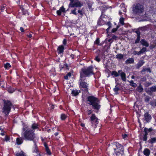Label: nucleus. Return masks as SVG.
<instances>
[{
  "instance_id": "f257e3e1",
  "label": "nucleus",
  "mask_w": 156,
  "mask_h": 156,
  "mask_svg": "<svg viewBox=\"0 0 156 156\" xmlns=\"http://www.w3.org/2000/svg\"><path fill=\"white\" fill-rule=\"evenodd\" d=\"M94 68L91 65L88 67L81 69L80 72V77L79 79L80 83L79 87L82 90L84 89V90L86 92L88 91V84L87 82L83 81L86 80L87 77H89L91 76L94 75L95 73L94 72Z\"/></svg>"
},
{
  "instance_id": "f03ea898",
  "label": "nucleus",
  "mask_w": 156,
  "mask_h": 156,
  "mask_svg": "<svg viewBox=\"0 0 156 156\" xmlns=\"http://www.w3.org/2000/svg\"><path fill=\"white\" fill-rule=\"evenodd\" d=\"M22 132L21 135L25 140L28 141H34L36 136L34 131L29 128L27 124L23 122Z\"/></svg>"
},
{
  "instance_id": "7ed1b4c3",
  "label": "nucleus",
  "mask_w": 156,
  "mask_h": 156,
  "mask_svg": "<svg viewBox=\"0 0 156 156\" xmlns=\"http://www.w3.org/2000/svg\"><path fill=\"white\" fill-rule=\"evenodd\" d=\"M86 101L88 104L91 106L96 112H98L101 105H100V101L98 98L93 95L89 96L87 97Z\"/></svg>"
},
{
  "instance_id": "20e7f679",
  "label": "nucleus",
  "mask_w": 156,
  "mask_h": 156,
  "mask_svg": "<svg viewBox=\"0 0 156 156\" xmlns=\"http://www.w3.org/2000/svg\"><path fill=\"white\" fill-rule=\"evenodd\" d=\"M2 101V112L4 114L5 116L7 117L11 112V109L14 108V105L10 100L3 99Z\"/></svg>"
},
{
  "instance_id": "39448f33",
  "label": "nucleus",
  "mask_w": 156,
  "mask_h": 156,
  "mask_svg": "<svg viewBox=\"0 0 156 156\" xmlns=\"http://www.w3.org/2000/svg\"><path fill=\"white\" fill-rule=\"evenodd\" d=\"M133 11L135 14H140L144 11V6L139 3L134 4L133 5Z\"/></svg>"
},
{
  "instance_id": "423d86ee",
  "label": "nucleus",
  "mask_w": 156,
  "mask_h": 156,
  "mask_svg": "<svg viewBox=\"0 0 156 156\" xmlns=\"http://www.w3.org/2000/svg\"><path fill=\"white\" fill-rule=\"evenodd\" d=\"M112 146L114 150V152L115 151H124L123 145L117 142H113L112 144Z\"/></svg>"
},
{
  "instance_id": "0eeeda50",
  "label": "nucleus",
  "mask_w": 156,
  "mask_h": 156,
  "mask_svg": "<svg viewBox=\"0 0 156 156\" xmlns=\"http://www.w3.org/2000/svg\"><path fill=\"white\" fill-rule=\"evenodd\" d=\"M70 2L68 5L69 8L74 7H81L83 5V3L81 2L77 1L75 2L74 0H69Z\"/></svg>"
},
{
  "instance_id": "6e6552de",
  "label": "nucleus",
  "mask_w": 156,
  "mask_h": 156,
  "mask_svg": "<svg viewBox=\"0 0 156 156\" xmlns=\"http://www.w3.org/2000/svg\"><path fill=\"white\" fill-rule=\"evenodd\" d=\"M90 120L92 126L94 128H96L98 124L99 119L94 114H92L91 116L90 117Z\"/></svg>"
},
{
  "instance_id": "1a4fd4ad",
  "label": "nucleus",
  "mask_w": 156,
  "mask_h": 156,
  "mask_svg": "<svg viewBox=\"0 0 156 156\" xmlns=\"http://www.w3.org/2000/svg\"><path fill=\"white\" fill-rule=\"evenodd\" d=\"M153 130V129L152 127H151L149 129L147 127H145L144 128V133L143 135L142 139L143 141L146 142L147 141V135H148V133L152 132Z\"/></svg>"
},
{
  "instance_id": "9d476101",
  "label": "nucleus",
  "mask_w": 156,
  "mask_h": 156,
  "mask_svg": "<svg viewBox=\"0 0 156 156\" xmlns=\"http://www.w3.org/2000/svg\"><path fill=\"white\" fill-rule=\"evenodd\" d=\"M145 120L147 122H149L151 119L152 117L150 114H149L148 112H145L144 115Z\"/></svg>"
},
{
  "instance_id": "9b49d317",
  "label": "nucleus",
  "mask_w": 156,
  "mask_h": 156,
  "mask_svg": "<svg viewBox=\"0 0 156 156\" xmlns=\"http://www.w3.org/2000/svg\"><path fill=\"white\" fill-rule=\"evenodd\" d=\"M59 68L60 71L64 69L69 70V67L68 64L66 62H65L64 63H60L59 64Z\"/></svg>"
},
{
  "instance_id": "f8f14e48",
  "label": "nucleus",
  "mask_w": 156,
  "mask_h": 156,
  "mask_svg": "<svg viewBox=\"0 0 156 156\" xmlns=\"http://www.w3.org/2000/svg\"><path fill=\"white\" fill-rule=\"evenodd\" d=\"M119 75L121 76L122 80L124 81L126 80V74L125 73L122 72V70L118 71Z\"/></svg>"
},
{
  "instance_id": "ddd939ff",
  "label": "nucleus",
  "mask_w": 156,
  "mask_h": 156,
  "mask_svg": "<svg viewBox=\"0 0 156 156\" xmlns=\"http://www.w3.org/2000/svg\"><path fill=\"white\" fill-rule=\"evenodd\" d=\"M109 156H112L110 154H109ZM112 156L113 155L112 154ZM113 156H124V151H115L114 152L113 154Z\"/></svg>"
},
{
  "instance_id": "4468645a",
  "label": "nucleus",
  "mask_w": 156,
  "mask_h": 156,
  "mask_svg": "<svg viewBox=\"0 0 156 156\" xmlns=\"http://www.w3.org/2000/svg\"><path fill=\"white\" fill-rule=\"evenodd\" d=\"M135 32L137 34V38L135 41V44H137L139 43L140 41L141 34L140 32L138 30H136Z\"/></svg>"
},
{
  "instance_id": "2eb2a0df",
  "label": "nucleus",
  "mask_w": 156,
  "mask_h": 156,
  "mask_svg": "<svg viewBox=\"0 0 156 156\" xmlns=\"http://www.w3.org/2000/svg\"><path fill=\"white\" fill-rule=\"evenodd\" d=\"M64 47L63 45L59 46L57 49L58 53V54L62 53L64 51Z\"/></svg>"
},
{
  "instance_id": "dca6fc26",
  "label": "nucleus",
  "mask_w": 156,
  "mask_h": 156,
  "mask_svg": "<svg viewBox=\"0 0 156 156\" xmlns=\"http://www.w3.org/2000/svg\"><path fill=\"white\" fill-rule=\"evenodd\" d=\"M144 62L143 60H140L136 65V69H139L144 65Z\"/></svg>"
},
{
  "instance_id": "f3484780",
  "label": "nucleus",
  "mask_w": 156,
  "mask_h": 156,
  "mask_svg": "<svg viewBox=\"0 0 156 156\" xmlns=\"http://www.w3.org/2000/svg\"><path fill=\"white\" fill-rule=\"evenodd\" d=\"M23 138L20 137L16 138V142L18 145H21L23 142Z\"/></svg>"
},
{
  "instance_id": "a211bd4d",
  "label": "nucleus",
  "mask_w": 156,
  "mask_h": 156,
  "mask_svg": "<svg viewBox=\"0 0 156 156\" xmlns=\"http://www.w3.org/2000/svg\"><path fill=\"white\" fill-rule=\"evenodd\" d=\"M103 13L102 12L101 15L100 16L98 21L97 24L98 25L101 26L102 25L101 23L102 19V18H105V15L103 16Z\"/></svg>"
},
{
  "instance_id": "6ab92c4d",
  "label": "nucleus",
  "mask_w": 156,
  "mask_h": 156,
  "mask_svg": "<svg viewBox=\"0 0 156 156\" xmlns=\"http://www.w3.org/2000/svg\"><path fill=\"white\" fill-rule=\"evenodd\" d=\"M39 125L36 123H33L31 126V129L33 131H34L36 129H38Z\"/></svg>"
},
{
  "instance_id": "aec40b11",
  "label": "nucleus",
  "mask_w": 156,
  "mask_h": 156,
  "mask_svg": "<svg viewBox=\"0 0 156 156\" xmlns=\"http://www.w3.org/2000/svg\"><path fill=\"white\" fill-rule=\"evenodd\" d=\"M134 62V60L133 58H129L127 59L125 62V63L126 64H129L133 63Z\"/></svg>"
},
{
  "instance_id": "412c9836",
  "label": "nucleus",
  "mask_w": 156,
  "mask_h": 156,
  "mask_svg": "<svg viewBox=\"0 0 156 156\" xmlns=\"http://www.w3.org/2000/svg\"><path fill=\"white\" fill-rule=\"evenodd\" d=\"M15 156H26V154L23 151L20 152H16Z\"/></svg>"
},
{
  "instance_id": "4be33fe9",
  "label": "nucleus",
  "mask_w": 156,
  "mask_h": 156,
  "mask_svg": "<svg viewBox=\"0 0 156 156\" xmlns=\"http://www.w3.org/2000/svg\"><path fill=\"white\" fill-rule=\"evenodd\" d=\"M143 153L146 156H148L150 154V150L147 148H145L143 151Z\"/></svg>"
},
{
  "instance_id": "5701e85b",
  "label": "nucleus",
  "mask_w": 156,
  "mask_h": 156,
  "mask_svg": "<svg viewBox=\"0 0 156 156\" xmlns=\"http://www.w3.org/2000/svg\"><path fill=\"white\" fill-rule=\"evenodd\" d=\"M141 44L144 46L146 47H148L149 45V44L148 42L144 39H141L140 41Z\"/></svg>"
},
{
  "instance_id": "b1692460",
  "label": "nucleus",
  "mask_w": 156,
  "mask_h": 156,
  "mask_svg": "<svg viewBox=\"0 0 156 156\" xmlns=\"http://www.w3.org/2000/svg\"><path fill=\"white\" fill-rule=\"evenodd\" d=\"M80 91H78V90H73L72 91L71 94L73 96H76L79 95V93L80 92Z\"/></svg>"
},
{
  "instance_id": "393cba45",
  "label": "nucleus",
  "mask_w": 156,
  "mask_h": 156,
  "mask_svg": "<svg viewBox=\"0 0 156 156\" xmlns=\"http://www.w3.org/2000/svg\"><path fill=\"white\" fill-rule=\"evenodd\" d=\"M148 142L151 144H153L154 143L156 142V138L152 137L148 141Z\"/></svg>"
},
{
  "instance_id": "a878e982",
  "label": "nucleus",
  "mask_w": 156,
  "mask_h": 156,
  "mask_svg": "<svg viewBox=\"0 0 156 156\" xmlns=\"http://www.w3.org/2000/svg\"><path fill=\"white\" fill-rule=\"evenodd\" d=\"M136 90L139 93L142 92L143 90V88L141 84H140L137 87Z\"/></svg>"
},
{
  "instance_id": "bb28decb",
  "label": "nucleus",
  "mask_w": 156,
  "mask_h": 156,
  "mask_svg": "<svg viewBox=\"0 0 156 156\" xmlns=\"http://www.w3.org/2000/svg\"><path fill=\"white\" fill-rule=\"evenodd\" d=\"M94 45H97L98 46H101V44H100V38L97 37L96 40L94 41Z\"/></svg>"
},
{
  "instance_id": "cd10ccee",
  "label": "nucleus",
  "mask_w": 156,
  "mask_h": 156,
  "mask_svg": "<svg viewBox=\"0 0 156 156\" xmlns=\"http://www.w3.org/2000/svg\"><path fill=\"white\" fill-rule=\"evenodd\" d=\"M147 71L148 72L151 73V70L149 68H147L146 67H144L143 69L140 71V73H142L143 72Z\"/></svg>"
},
{
  "instance_id": "c85d7f7f",
  "label": "nucleus",
  "mask_w": 156,
  "mask_h": 156,
  "mask_svg": "<svg viewBox=\"0 0 156 156\" xmlns=\"http://www.w3.org/2000/svg\"><path fill=\"white\" fill-rule=\"evenodd\" d=\"M45 151L46 152L45 154L48 155L50 156L52 154V153L49 147H48L45 149Z\"/></svg>"
},
{
  "instance_id": "c756f323",
  "label": "nucleus",
  "mask_w": 156,
  "mask_h": 156,
  "mask_svg": "<svg viewBox=\"0 0 156 156\" xmlns=\"http://www.w3.org/2000/svg\"><path fill=\"white\" fill-rule=\"evenodd\" d=\"M4 68L6 69H9L11 67L10 64L9 62H6L4 66Z\"/></svg>"
},
{
  "instance_id": "7c9ffc66",
  "label": "nucleus",
  "mask_w": 156,
  "mask_h": 156,
  "mask_svg": "<svg viewBox=\"0 0 156 156\" xmlns=\"http://www.w3.org/2000/svg\"><path fill=\"white\" fill-rule=\"evenodd\" d=\"M67 117V116L64 113L62 114L60 116V119L62 120H65Z\"/></svg>"
},
{
  "instance_id": "2f4dec72",
  "label": "nucleus",
  "mask_w": 156,
  "mask_h": 156,
  "mask_svg": "<svg viewBox=\"0 0 156 156\" xmlns=\"http://www.w3.org/2000/svg\"><path fill=\"white\" fill-rule=\"evenodd\" d=\"M111 75L114 77H117L119 76V73L115 71H113L112 72Z\"/></svg>"
},
{
  "instance_id": "473e14b6",
  "label": "nucleus",
  "mask_w": 156,
  "mask_h": 156,
  "mask_svg": "<svg viewBox=\"0 0 156 156\" xmlns=\"http://www.w3.org/2000/svg\"><path fill=\"white\" fill-rule=\"evenodd\" d=\"M120 90V88L117 86V85H116L115 86V88L113 89L115 93L116 94H118L119 93H118V91Z\"/></svg>"
},
{
  "instance_id": "72a5a7b5",
  "label": "nucleus",
  "mask_w": 156,
  "mask_h": 156,
  "mask_svg": "<svg viewBox=\"0 0 156 156\" xmlns=\"http://www.w3.org/2000/svg\"><path fill=\"white\" fill-rule=\"evenodd\" d=\"M123 56L121 54H118L116 55V58L118 59H122L123 58Z\"/></svg>"
},
{
  "instance_id": "f704fd0d",
  "label": "nucleus",
  "mask_w": 156,
  "mask_h": 156,
  "mask_svg": "<svg viewBox=\"0 0 156 156\" xmlns=\"http://www.w3.org/2000/svg\"><path fill=\"white\" fill-rule=\"evenodd\" d=\"M94 60L98 62H99L101 60V56L98 55L95 56Z\"/></svg>"
},
{
  "instance_id": "c9c22d12",
  "label": "nucleus",
  "mask_w": 156,
  "mask_h": 156,
  "mask_svg": "<svg viewBox=\"0 0 156 156\" xmlns=\"http://www.w3.org/2000/svg\"><path fill=\"white\" fill-rule=\"evenodd\" d=\"M71 76V73L70 72H69L67 73V74L66 75L64 76V78L65 80H68V77H70Z\"/></svg>"
},
{
  "instance_id": "e433bc0d",
  "label": "nucleus",
  "mask_w": 156,
  "mask_h": 156,
  "mask_svg": "<svg viewBox=\"0 0 156 156\" xmlns=\"http://www.w3.org/2000/svg\"><path fill=\"white\" fill-rule=\"evenodd\" d=\"M150 90L152 92H155L156 91V86H154L150 88Z\"/></svg>"
},
{
  "instance_id": "4c0bfd02",
  "label": "nucleus",
  "mask_w": 156,
  "mask_h": 156,
  "mask_svg": "<svg viewBox=\"0 0 156 156\" xmlns=\"http://www.w3.org/2000/svg\"><path fill=\"white\" fill-rule=\"evenodd\" d=\"M15 90L12 87H9L8 90V92L10 93H12L14 92Z\"/></svg>"
},
{
  "instance_id": "58836bf2",
  "label": "nucleus",
  "mask_w": 156,
  "mask_h": 156,
  "mask_svg": "<svg viewBox=\"0 0 156 156\" xmlns=\"http://www.w3.org/2000/svg\"><path fill=\"white\" fill-rule=\"evenodd\" d=\"M130 85L133 87H136V84L134 83L133 81L132 80H131L130 81Z\"/></svg>"
},
{
  "instance_id": "ea45409f",
  "label": "nucleus",
  "mask_w": 156,
  "mask_h": 156,
  "mask_svg": "<svg viewBox=\"0 0 156 156\" xmlns=\"http://www.w3.org/2000/svg\"><path fill=\"white\" fill-rule=\"evenodd\" d=\"M119 27L120 26L119 25H117V26L116 28H113L112 30V33L115 32L119 28Z\"/></svg>"
},
{
  "instance_id": "a19ab883",
  "label": "nucleus",
  "mask_w": 156,
  "mask_h": 156,
  "mask_svg": "<svg viewBox=\"0 0 156 156\" xmlns=\"http://www.w3.org/2000/svg\"><path fill=\"white\" fill-rule=\"evenodd\" d=\"M119 22L121 24L123 25H124V18L121 17L119 19Z\"/></svg>"
},
{
  "instance_id": "79ce46f5",
  "label": "nucleus",
  "mask_w": 156,
  "mask_h": 156,
  "mask_svg": "<svg viewBox=\"0 0 156 156\" xmlns=\"http://www.w3.org/2000/svg\"><path fill=\"white\" fill-rule=\"evenodd\" d=\"M76 8H74L73 10H71L70 14H73L75 15H77V13L76 12Z\"/></svg>"
},
{
  "instance_id": "37998d69",
  "label": "nucleus",
  "mask_w": 156,
  "mask_h": 156,
  "mask_svg": "<svg viewBox=\"0 0 156 156\" xmlns=\"http://www.w3.org/2000/svg\"><path fill=\"white\" fill-rule=\"evenodd\" d=\"M59 10L62 12H63L65 13L66 12V9L64 8L63 6H62L60 8Z\"/></svg>"
},
{
  "instance_id": "c03bdc74",
  "label": "nucleus",
  "mask_w": 156,
  "mask_h": 156,
  "mask_svg": "<svg viewBox=\"0 0 156 156\" xmlns=\"http://www.w3.org/2000/svg\"><path fill=\"white\" fill-rule=\"evenodd\" d=\"M22 11L23 15H25L27 13V11L24 8H22Z\"/></svg>"
},
{
  "instance_id": "a18cd8bd",
  "label": "nucleus",
  "mask_w": 156,
  "mask_h": 156,
  "mask_svg": "<svg viewBox=\"0 0 156 156\" xmlns=\"http://www.w3.org/2000/svg\"><path fill=\"white\" fill-rule=\"evenodd\" d=\"M10 140V137L9 136L6 135L5 138V140L6 142L9 141Z\"/></svg>"
},
{
  "instance_id": "49530a36",
  "label": "nucleus",
  "mask_w": 156,
  "mask_h": 156,
  "mask_svg": "<svg viewBox=\"0 0 156 156\" xmlns=\"http://www.w3.org/2000/svg\"><path fill=\"white\" fill-rule=\"evenodd\" d=\"M147 50V48L145 47L143 48L142 49L140 50L141 53H143L146 51Z\"/></svg>"
},
{
  "instance_id": "de8ad7c7",
  "label": "nucleus",
  "mask_w": 156,
  "mask_h": 156,
  "mask_svg": "<svg viewBox=\"0 0 156 156\" xmlns=\"http://www.w3.org/2000/svg\"><path fill=\"white\" fill-rule=\"evenodd\" d=\"M5 8H6V6L3 5L1 6L0 9V10H1V12H3Z\"/></svg>"
},
{
  "instance_id": "09e8293b",
  "label": "nucleus",
  "mask_w": 156,
  "mask_h": 156,
  "mask_svg": "<svg viewBox=\"0 0 156 156\" xmlns=\"http://www.w3.org/2000/svg\"><path fill=\"white\" fill-rule=\"evenodd\" d=\"M75 55V54H71L70 55L69 58H70L72 59H74Z\"/></svg>"
},
{
  "instance_id": "8fccbe9b",
  "label": "nucleus",
  "mask_w": 156,
  "mask_h": 156,
  "mask_svg": "<svg viewBox=\"0 0 156 156\" xmlns=\"http://www.w3.org/2000/svg\"><path fill=\"white\" fill-rule=\"evenodd\" d=\"M62 12L59 9L57 10L56 11L57 14L59 16H60L61 15Z\"/></svg>"
},
{
  "instance_id": "3c124183",
  "label": "nucleus",
  "mask_w": 156,
  "mask_h": 156,
  "mask_svg": "<svg viewBox=\"0 0 156 156\" xmlns=\"http://www.w3.org/2000/svg\"><path fill=\"white\" fill-rule=\"evenodd\" d=\"M106 24L108 26V27L111 28L112 27V24L110 21L107 22Z\"/></svg>"
},
{
  "instance_id": "603ef678",
  "label": "nucleus",
  "mask_w": 156,
  "mask_h": 156,
  "mask_svg": "<svg viewBox=\"0 0 156 156\" xmlns=\"http://www.w3.org/2000/svg\"><path fill=\"white\" fill-rule=\"evenodd\" d=\"M92 111L91 110H87V115H90L92 114Z\"/></svg>"
},
{
  "instance_id": "864d4df0",
  "label": "nucleus",
  "mask_w": 156,
  "mask_h": 156,
  "mask_svg": "<svg viewBox=\"0 0 156 156\" xmlns=\"http://www.w3.org/2000/svg\"><path fill=\"white\" fill-rule=\"evenodd\" d=\"M43 144H44V146L45 147V149L49 147L48 146V144L46 142H44L43 143Z\"/></svg>"
},
{
  "instance_id": "5fc2aeb1",
  "label": "nucleus",
  "mask_w": 156,
  "mask_h": 156,
  "mask_svg": "<svg viewBox=\"0 0 156 156\" xmlns=\"http://www.w3.org/2000/svg\"><path fill=\"white\" fill-rule=\"evenodd\" d=\"M150 98L149 97H146L145 101L146 102H148L150 100Z\"/></svg>"
},
{
  "instance_id": "6e6d98bb",
  "label": "nucleus",
  "mask_w": 156,
  "mask_h": 156,
  "mask_svg": "<svg viewBox=\"0 0 156 156\" xmlns=\"http://www.w3.org/2000/svg\"><path fill=\"white\" fill-rule=\"evenodd\" d=\"M82 10H78V12L81 15V17L83 16V13Z\"/></svg>"
},
{
  "instance_id": "4d7b16f0",
  "label": "nucleus",
  "mask_w": 156,
  "mask_h": 156,
  "mask_svg": "<svg viewBox=\"0 0 156 156\" xmlns=\"http://www.w3.org/2000/svg\"><path fill=\"white\" fill-rule=\"evenodd\" d=\"M67 43V40L64 39L63 41V44L64 45H66Z\"/></svg>"
},
{
  "instance_id": "13d9d810",
  "label": "nucleus",
  "mask_w": 156,
  "mask_h": 156,
  "mask_svg": "<svg viewBox=\"0 0 156 156\" xmlns=\"http://www.w3.org/2000/svg\"><path fill=\"white\" fill-rule=\"evenodd\" d=\"M128 136V135L126 134L122 135V137L123 139H125Z\"/></svg>"
},
{
  "instance_id": "bf43d9fd",
  "label": "nucleus",
  "mask_w": 156,
  "mask_h": 156,
  "mask_svg": "<svg viewBox=\"0 0 156 156\" xmlns=\"http://www.w3.org/2000/svg\"><path fill=\"white\" fill-rule=\"evenodd\" d=\"M117 38V36H116L115 35H113L112 36V37L111 38H112V39L116 40V39Z\"/></svg>"
},
{
  "instance_id": "052dcab7",
  "label": "nucleus",
  "mask_w": 156,
  "mask_h": 156,
  "mask_svg": "<svg viewBox=\"0 0 156 156\" xmlns=\"http://www.w3.org/2000/svg\"><path fill=\"white\" fill-rule=\"evenodd\" d=\"M34 152L36 153L39 152L38 149L37 147H36L34 150Z\"/></svg>"
},
{
  "instance_id": "680f3d73",
  "label": "nucleus",
  "mask_w": 156,
  "mask_h": 156,
  "mask_svg": "<svg viewBox=\"0 0 156 156\" xmlns=\"http://www.w3.org/2000/svg\"><path fill=\"white\" fill-rule=\"evenodd\" d=\"M20 30L22 32H24V28L23 27H20Z\"/></svg>"
},
{
  "instance_id": "e2e57ef3",
  "label": "nucleus",
  "mask_w": 156,
  "mask_h": 156,
  "mask_svg": "<svg viewBox=\"0 0 156 156\" xmlns=\"http://www.w3.org/2000/svg\"><path fill=\"white\" fill-rule=\"evenodd\" d=\"M154 101H151L150 102V104L152 106H153L154 105Z\"/></svg>"
},
{
  "instance_id": "0e129e2a",
  "label": "nucleus",
  "mask_w": 156,
  "mask_h": 156,
  "mask_svg": "<svg viewBox=\"0 0 156 156\" xmlns=\"http://www.w3.org/2000/svg\"><path fill=\"white\" fill-rule=\"evenodd\" d=\"M111 28L110 27H108L106 29V33L107 34H108L109 33V29L110 28Z\"/></svg>"
},
{
  "instance_id": "69168bd1",
  "label": "nucleus",
  "mask_w": 156,
  "mask_h": 156,
  "mask_svg": "<svg viewBox=\"0 0 156 156\" xmlns=\"http://www.w3.org/2000/svg\"><path fill=\"white\" fill-rule=\"evenodd\" d=\"M27 36L28 37H29V38H31L32 37V35L31 34H27Z\"/></svg>"
},
{
  "instance_id": "338daca9",
  "label": "nucleus",
  "mask_w": 156,
  "mask_h": 156,
  "mask_svg": "<svg viewBox=\"0 0 156 156\" xmlns=\"http://www.w3.org/2000/svg\"><path fill=\"white\" fill-rule=\"evenodd\" d=\"M3 82V80L2 79H0V86L2 84V83Z\"/></svg>"
},
{
  "instance_id": "774afa93",
  "label": "nucleus",
  "mask_w": 156,
  "mask_h": 156,
  "mask_svg": "<svg viewBox=\"0 0 156 156\" xmlns=\"http://www.w3.org/2000/svg\"><path fill=\"white\" fill-rule=\"evenodd\" d=\"M58 134H59V133L58 132H56V133H54V135H55V136H57L58 135Z\"/></svg>"
}]
</instances>
